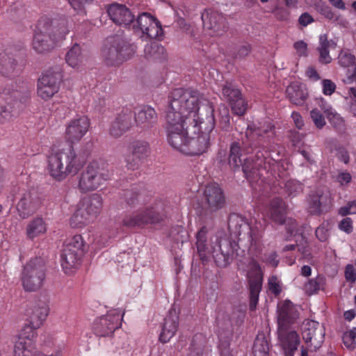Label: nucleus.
Here are the masks:
<instances>
[{"label": "nucleus", "instance_id": "nucleus-57", "mask_svg": "<svg viewBox=\"0 0 356 356\" xmlns=\"http://www.w3.org/2000/svg\"><path fill=\"white\" fill-rule=\"evenodd\" d=\"M339 228L347 233L350 234L353 232V220L350 218H343L339 224Z\"/></svg>", "mask_w": 356, "mask_h": 356}, {"label": "nucleus", "instance_id": "nucleus-17", "mask_svg": "<svg viewBox=\"0 0 356 356\" xmlns=\"http://www.w3.org/2000/svg\"><path fill=\"white\" fill-rule=\"evenodd\" d=\"M206 209L210 212L221 209L225 204V197L222 188L217 184L207 185L204 192Z\"/></svg>", "mask_w": 356, "mask_h": 356}, {"label": "nucleus", "instance_id": "nucleus-34", "mask_svg": "<svg viewBox=\"0 0 356 356\" xmlns=\"http://www.w3.org/2000/svg\"><path fill=\"white\" fill-rule=\"evenodd\" d=\"M316 100L318 102L321 109L325 114L328 121L336 128H341L344 126L343 118L336 112L330 105L322 98Z\"/></svg>", "mask_w": 356, "mask_h": 356}, {"label": "nucleus", "instance_id": "nucleus-12", "mask_svg": "<svg viewBox=\"0 0 356 356\" xmlns=\"http://www.w3.org/2000/svg\"><path fill=\"white\" fill-rule=\"evenodd\" d=\"M122 315L119 309L109 311L106 315L97 318L93 323V331L99 337H110L121 325Z\"/></svg>", "mask_w": 356, "mask_h": 356}, {"label": "nucleus", "instance_id": "nucleus-30", "mask_svg": "<svg viewBox=\"0 0 356 356\" xmlns=\"http://www.w3.org/2000/svg\"><path fill=\"white\" fill-rule=\"evenodd\" d=\"M286 206L284 201L279 197L273 199L270 203L268 215L275 223L282 225L286 221Z\"/></svg>", "mask_w": 356, "mask_h": 356}, {"label": "nucleus", "instance_id": "nucleus-15", "mask_svg": "<svg viewBox=\"0 0 356 356\" xmlns=\"http://www.w3.org/2000/svg\"><path fill=\"white\" fill-rule=\"evenodd\" d=\"M36 332L31 328H23L19 334L14 346V356H36L38 351L35 348Z\"/></svg>", "mask_w": 356, "mask_h": 356}, {"label": "nucleus", "instance_id": "nucleus-2", "mask_svg": "<svg viewBox=\"0 0 356 356\" xmlns=\"http://www.w3.org/2000/svg\"><path fill=\"white\" fill-rule=\"evenodd\" d=\"M274 136V126L268 121L248 124L245 131L247 142H243V147L238 143L230 146L228 163L231 168L239 169L250 182L257 181L263 176L261 171L266 168L267 152L264 147L269 144Z\"/></svg>", "mask_w": 356, "mask_h": 356}, {"label": "nucleus", "instance_id": "nucleus-25", "mask_svg": "<svg viewBox=\"0 0 356 356\" xmlns=\"http://www.w3.org/2000/svg\"><path fill=\"white\" fill-rule=\"evenodd\" d=\"M208 229L207 227H202L196 234V247L197 253L203 263L207 262L211 257L213 247L215 245V238L208 240Z\"/></svg>", "mask_w": 356, "mask_h": 356}, {"label": "nucleus", "instance_id": "nucleus-40", "mask_svg": "<svg viewBox=\"0 0 356 356\" xmlns=\"http://www.w3.org/2000/svg\"><path fill=\"white\" fill-rule=\"evenodd\" d=\"M330 43L327 40L326 34H322L319 37V47L318 51L320 54L319 60L322 63H330L332 61V58L329 54V47Z\"/></svg>", "mask_w": 356, "mask_h": 356}, {"label": "nucleus", "instance_id": "nucleus-63", "mask_svg": "<svg viewBox=\"0 0 356 356\" xmlns=\"http://www.w3.org/2000/svg\"><path fill=\"white\" fill-rule=\"evenodd\" d=\"M314 2H315V3H316V9L318 11H320L321 13H322V14L325 15L326 17H327V18H332V17L333 14L331 12V10H330L329 7L323 5V3H322V5L318 4V0H313V3Z\"/></svg>", "mask_w": 356, "mask_h": 356}, {"label": "nucleus", "instance_id": "nucleus-16", "mask_svg": "<svg viewBox=\"0 0 356 356\" xmlns=\"http://www.w3.org/2000/svg\"><path fill=\"white\" fill-rule=\"evenodd\" d=\"M24 51L16 47H6L0 53V73L11 76L15 71L18 60L23 56Z\"/></svg>", "mask_w": 356, "mask_h": 356}, {"label": "nucleus", "instance_id": "nucleus-33", "mask_svg": "<svg viewBox=\"0 0 356 356\" xmlns=\"http://www.w3.org/2000/svg\"><path fill=\"white\" fill-rule=\"evenodd\" d=\"M330 203V193L326 188H323L320 192H316V195H313V214L323 212Z\"/></svg>", "mask_w": 356, "mask_h": 356}, {"label": "nucleus", "instance_id": "nucleus-20", "mask_svg": "<svg viewBox=\"0 0 356 356\" xmlns=\"http://www.w3.org/2000/svg\"><path fill=\"white\" fill-rule=\"evenodd\" d=\"M133 126V114L131 110L123 109L111 122L108 133L115 138L121 137Z\"/></svg>", "mask_w": 356, "mask_h": 356}, {"label": "nucleus", "instance_id": "nucleus-14", "mask_svg": "<svg viewBox=\"0 0 356 356\" xmlns=\"http://www.w3.org/2000/svg\"><path fill=\"white\" fill-rule=\"evenodd\" d=\"M204 29L211 36L222 35L228 29V24L222 13L209 9L202 14Z\"/></svg>", "mask_w": 356, "mask_h": 356}, {"label": "nucleus", "instance_id": "nucleus-3", "mask_svg": "<svg viewBox=\"0 0 356 356\" xmlns=\"http://www.w3.org/2000/svg\"><path fill=\"white\" fill-rule=\"evenodd\" d=\"M124 195L128 204L143 206L132 214L124 217L122 220L124 226L129 228H143L149 224L159 223L165 218L166 212L162 202L159 201L146 206L147 200L144 193L127 191Z\"/></svg>", "mask_w": 356, "mask_h": 356}, {"label": "nucleus", "instance_id": "nucleus-11", "mask_svg": "<svg viewBox=\"0 0 356 356\" xmlns=\"http://www.w3.org/2000/svg\"><path fill=\"white\" fill-rule=\"evenodd\" d=\"M247 279L250 296V309L253 311L257 307L263 282V273L261 266L259 263L253 259L248 264Z\"/></svg>", "mask_w": 356, "mask_h": 356}, {"label": "nucleus", "instance_id": "nucleus-28", "mask_svg": "<svg viewBox=\"0 0 356 356\" xmlns=\"http://www.w3.org/2000/svg\"><path fill=\"white\" fill-rule=\"evenodd\" d=\"M179 326V316L175 311H170L164 318L159 340L162 343L168 342L176 334Z\"/></svg>", "mask_w": 356, "mask_h": 356}, {"label": "nucleus", "instance_id": "nucleus-31", "mask_svg": "<svg viewBox=\"0 0 356 356\" xmlns=\"http://www.w3.org/2000/svg\"><path fill=\"white\" fill-rule=\"evenodd\" d=\"M289 100L296 105H302L307 97V92L303 83L298 81L291 83L286 89Z\"/></svg>", "mask_w": 356, "mask_h": 356}, {"label": "nucleus", "instance_id": "nucleus-4", "mask_svg": "<svg viewBox=\"0 0 356 356\" xmlns=\"http://www.w3.org/2000/svg\"><path fill=\"white\" fill-rule=\"evenodd\" d=\"M83 164L72 146L52 153L48 157V170L57 181H63L70 175H76Z\"/></svg>", "mask_w": 356, "mask_h": 356}, {"label": "nucleus", "instance_id": "nucleus-46", "mask_svg": "<svg viewBox=\"0 0 356 356\" xmlns=\"http://www.w3.org/2000/svg\"><path fill=\"white\" fill-rule=\"evenodd\" d=\"M222 97L230 103L232 101L238 97L241 93L233 84L226 83L222 88Z\"/></svg>", "mask_w": 356, "mask_h": 356}, {"label": "nucleus", "instance_id": "nucleus-58", "mask_svg": "<svg viewBox=\"0 0 356 356\" xmlns=\"http://www.w3.org/2000/svg\"><path fill=\"white\" fill-rule=\"evenodd\" d=\"M345 277L348 282L353 283L356 280V270L353 265L348 264L345 269Z\"/></svg>", "mask_w": 356, "mask_h": 356}, {"label": "nucleus", "instance_id": "nucleus-56", "mask_svg": "<svg viewBox=\"0 0 356 356\" xmlns=\"http://www.w3.org/2000/svg\"><path fill=\"white\" fill-rule=\"evenodd\" d=\"M329 224L323 223L316 229V236L321 241H325L329 236Z\"/></svg>", "mask_w": 356, "mask_h": 356}, {"label": "nucleus", "instance_id": "nucleus-41", "mask_svg": "<svg viewBox=\"0 0 356 356\" xmlns=\"http://www.w3.org/2000/svg\"><path fill=\"white\" fill-rule=\"evenodd\" d=\"M296 224V222L295 220H293V221L291 220V226L293 227V228H291V227H289L287 228L288 232L291 235H294V236L297 235L298 236V238L296 239V242H297L296 245L298 247V250L301 251L305 256L309 255V250H307V245L308 242L302 232L298 233V231L295 229Z\"/></svg>", "mask_w": 356, "mask_h": 356}, {"label": "nucleus", "instance_id": "nucleus-49", "mask_svg": "<svg viewBox=\"0 0 356 356\" xmlns=\"http://www.w3.org/2000/svg\"><path fill=\"white\" fill-rule=\"evenodd\" d=\"M338 63L343 67L355 66V57L349 50H342L338 56Z\"/></svg>", "mask_w": 356, "mask_h": 356}, {"label": "nucleus", "instance_id": "nucleus-22", "mask_svg": "<svg viewBox=\"0 0 356 356\" xmlns=\"http://www.w3.org/2000/svg\"><path fill=\"white\" fill-rule=\"evenodd\" d=\"M278 339L285 356H293L300 343L296 332L287 330L285 327H279Z\"/></svg>", "mask_w": 356, "mask_h": 356}, {"label": "nucleus", "instance_id": "nucleus-62", "mask_svg": "<svg viewBox=\"0 0 356 356\" xmlns=\"http://www.w3.org/2000/svg\"><path fill=\"white\" fill-rule=\"evenodd\" d=\"M158 51L159 52H163V47L162 46H159L158 44L156 43H153V44H147L145 46V52L146 54H149V56L150 57H156L154 56V54H152V51Z\"/></svg>", "mask_w": 356, "mask_h": 356}, {"label": "nucleus", "instance_id": "nucleus-44", "mask_svg": "<svg viewBox=\"0 0 356 356\" xmlns=\"http://www.w3.org/2000/svg\"><path fill=\"white\" fill-rule=\"evenodd\" d=\"M13 107L7 103L3 95L0 96V124L9 122L13 116Z\"/></svg>", "mask_w": 356, "mask_h": 356}, {"label": "nucleus", "instance_id": "nucleus-39", "mask_svg": "<svg viewBox=\"0 0 356 356\" xmlns=\"http://www.w3.org/2000/svg\"><path fill=\"white\" fill-rule=\"evenodd\" d=\"M84 247L85 244L83 237L81 235H75L65 242L63 249L70 250L83 256Z\"/></svg>", "mask_w": 356, "mask_h": 356}, {"label": "nucleus", "instance_id": "nucleus-60", "mask_svg": "<svg viewBox=\"0 0 356 356\" xmlns=\"http://www.w3.org/2000/svg\"><path fill=\"white\" fill-rule=\"evenodd\" d=\"M91 0H68L69 3L74 10L82 12L86 4L88 3Z\"/></svg>", "mask_w": 356, "mask_h": 356}, {"label": "nucleus", "instance_id": "nucleus-45", "mask_svg": "<svg viewBox=\"0 0 356 356\" xmlns=\"http://www.w3.org/2000/svg\"><path fill=\"white\" fill-rule=\"evenodd\" d=\"M285 193L291 197H296L302 191V185L296 180H287L283 182Z\"/></svg>", "mask_w": 356, "mask_h": 356}, {"label": "nucleus", "instance_id": "nucleus-7", "mask_svg": "<svg viewBox=\"0 0 356 356\" xmlns=\"http://www.w3.org/2000/svg\"><path fill=\"white\" fill-rule=\"evenodd\" d=\"M135 47L126 38L114 35L108 39L102 49V56L108 65H119L129 59L135 53Z\"/></svg>", "mask_w": 356, "mask_h": 356}, {"label": "nucleus", "instance_id": "nucleus-27", "mask_svg": "<svg viewBox=\"0 0 356 356\" xmlns=\"http://www.w3.org/2000/svg\"><path fill=\"white\" fill-rule=\"evenodd\" d=\"M103 200L101 195L94 193L83 198L79 207L92 219L95 220L100 213L102 209Z\"/></svg>", "mask_w": 356, "mask_h": 356}, {"label": "nucleus", "instance_id": "nucleus-21", "mask_svg": "<svg viewBox=\"0 0 356 356\" xmlns=\"http://www.w3.org/2000/svg\"><path fill=\"white\" fill-rule=\"evenodd\" d=\"M49 305L45 301L39 300L27 312L29 316V323L25 325L23 328H31L33 332H36L46 319L49 314Z\"/></svg>", "mask_w": 356, "mask_h": 356}, {"label": "nucleus", "instance_id": "nucleus-23", "mask_svg": "<svg viewBox=\"0 0 356 356\" xmlns=\"http://www.w3.org/2000/svg\"><path fill=\"white\" fill-rule=\"evenodd\" d=\"M41 201L35 192H26L19 199L17 210L22 218L34 213L40 207Z\"/></svg>", "mask_w": 356, "mask_h": 356}, {"label": "nucleus", "instance_id": "nucleus-1", "mask_svg": "<svg viewBox=\"0 0 356 356\" xmlns=\"http://www.w3.org/2000/svg\"><path fill=\"white\" fill-rule=\"evenodd\" d=\"M200 93L196 90L176 88L169 96L165 115L167 140L175 150L187 156L200 155L209 147L215 127L213 109L203 119L199 113Z\"/></svg>", "mask_w": 356, "mask_h": 356}, {"label": "nucleus", "instance_id": "nucleus-55", "mask_svg": "<svg viewBox=\"0 0 356 356\" xmlns=\"http://www.w3.org/2000/svg\"><path fill=\"white\" fill-rule=\"evenodd\" d=\"M322 92L325 95H332L336 88V84L330 79H323L321 81Z\"/></svg>", "mask_w": 356, "mask_h": 356}, {"label": "nucleus", "instance_id": "nucleus-36", "mask_svg": "<svg viewBox=\"0 0 356 356\" xmlns=\"http://www.w3.org/2000/svg\"><path fill=\"white\" fill-rule=\"evenodd\" d=\"M47 230L46 225L41 218H36L32 220L26 227V235L30 239L44 234Z\"/></svg>", "mask_w": 356, "mask_h": 356}, {"label": "nucleus", "instance_id": "nucleus-18", "mask_svg": "<svg viewBox=\"0 0 356 356\" xmlns=\"http://www.w3.org/2000/svg\"><path fill=\"white\" fill-rule=\"evenodd\" d=\"M90 127L89 119L84 115L72 120L65 130L66 140L72 143H78L87 133Z\"/></svg>", "mask_w": 356, "mask_h": 356}, {"label": "nucleus", "instance_id": "nucleus-43", "mask_svg": "<svg viewBox=\"0 0 356 356\" xmlns=\"http://www.w3.org/2000/svg\"><path fill=\"white\" fill-rule=\"evenodd\" d=\"M268 342L264 335L257 336L253 346L254 356H268Z\"/></svg>", "mask_w": 356, "mask_h": 356}, {"label": "nucleus", "instance_id": "nucleus-10", "mask_svg": "<svg viewBox=\"0 0 356 356\" xmlns=\"http://www.w3.org/2000/svg\"><path fill=\"white\" fill-rule=\"evenodd\" d=\"M214 243L211 256L218 267H227L234 260L238 244L229 237L222 236L221 233L215 236Z\"/></svg>", "mask_w": 356, "mask_h": 356}, {"label": "nucleus", "instance_id": "nucleus-9", "mask_svg": "<svg viewBox=\"0 0 356 356\" xmlns=\"http://www.w3.org/2000/svg\"><path fill=\"white\" fill-rule=\"evenodd\" d=\"M46 274L43 261L41 258L31 259L23 268L21 281L26 291H35L40 289L45 280Z\"/></svg>", "mask_w": 356, "mask_h": 356}, {"label": "nucleus", "instance_id": "nucleus-48", "mask_svg": "<svg viewBox=\"0 0 356 356\" xmlns=\"http://www.w3.org/2000/svg\"><path fill=\"white\" fill-rule=\"evenodd\" d=\"M220 127L222 130L228 131L230 127V116L228 108L225 104L218 107Z\"/></svg>", "mask_w": 356, "mask_h": 356}, {"label": "nucleus", "instance_id": "nucleus-24", "mask_svg": "<svg viewBox=\"0 0 356 356\" xmlns=\"http://www.w3.org/2000/svg\"><path fill=\"white\" fill-rule=\"evenodd\" d=\"M107 13L111 19L116 24L127 26L134 22V15L124 5L112 3L108 7Z\"/></svg>", "mask_w": 356, "mask_h": 356}, {"label": "nucleus", "instance_id": "nucleus-54", "mask_svg": "<svg viewBox=\"0 0 356 356\" xmlns=\"http://www.w3.org/2000/svg\"><path fill=\"white\" fill-rule=\"evenodd\" d=\"M334 180L341 186H346L350 183L352 180V176L347 171H339L335 176Z\"/></svg>", "mask_w": 356, "mask_h": 356}, {"label": "nucleus", "instance_id": "nucleus-19", "mask_svg": "<svg viewBox=\"0 0 356 356\" xmlns=\"http://www.w3.org/2000/svg\"><path fill=\"white\" fill-rule=\"evenodd\" d=\"M131 152L125 156V162L128 168L137 169L142 161L146 159L149 154V147L147 142L136 140L130 145Z\"/></svg>", "mask_w": 356, "mask_h": 356}, {"label": "nucleus", "instance_id": "nucleus-51", "mask_svg": "<svg viewBox=\"0 0 356 356\" xmlns=\"http://www.w3.org/2000/svg\"><path fill=\"white\" fill-rule=\"evenodd\" d=\"M113 345L115 350L119 351L120 354L128 353L130 350V345L128 341V337L125 334L114 339Z\"/></svg>", "mask_w": 356, "mask_h": 356}, {"label": "nucleus", "instance_id": "nucleus-47", "mask_svg": "<svg viewBox=\"0 0 356 356\" xmlns=\"http://www.w3.org/2000/svg\"><path fill=\"white\" fill-rule=\"evenodd\" d=\"M148 27L147 31L143 33V36L146 35L147 38L150 39H157L162 36V26L160 22L156 18Z\"/></svg>", "mask_w": 356, "mask_h": 356}, {"label": "nucleus", "instance_id": "nucleus-64", "mask_svg": "<svg viewBox=\"0 0 356 356\" xmlns=\"http://www.w3.org/2000/svg\"><path fill=\"white\" fill-rule=\"evenodd\" d=\"M313 121H314L315 125L318 128L321 129L325 125V120L324 117L321 114L316 113L314 110H313Z\"/></svg>", "mask_w": 356, "mask_h": 356}, {"label": "nucleus", "instance_id": "nucleus-61", "mask_svg": "<svg viewBox=\"0 0 356 356\" xmlns=\"http://www.w3.org/2000/svg\"><path fill=\"white\" fill-rule=\"evenodd\" d=\"M336 156L341 161L343 162L346 164H347L349 162L348 152L343 147H339L336 149Z\"/></svg>", "mask_w": 356, "mask_h": 356}, {"label": "nucleus", "instance_id": "nucleus-5", "mask_svg": "<svg viewBox=\"0 0 356 356\" xmlns=\"http://www.w3.org/2000/svg\"><path fill=\"white\" fill-rule=\"evenodd\" d=\"M228 227L231 234L238 237L240 241L247 239L249 243L248 253L257 257L262 250V231L257 226L250 225L241 215L232 213L229 216Z\"/></svg>", "mask_w": 356, "mask_h": 356}, {"label": "nucleus", "instance_id": "nucleus-32", "mask_svg": "<svg viewBox=\"0 0 356 356\" xmlns=\"http://www.w3.org/2000/svg\"><path fill=\"white\" fill-rule=\"evenodd\" d=\"M82 255L74 252L68 249H63L60 256L61 266L64 272L67 274L72 272L73 269L76 268L79 264V261Z\"/></svg>", "mask_w": 356, "mask_h": 356}, {"label": "nucleus", "instance_id": "nucleus-52", "mask_svg": "<svg viewBox=\"0 0 356 356\" xmlns=\"http://www.w3.org/2000/svg\"><path fill=\"white\" fill-rule=\"evenodd\" d=\"M338 213L341 216L356 213V200L347 202L344 206L339 208Z\"/></svg>", "mask_w": 356, "mask_h": 356}, {"label": "nucleus", "instance_id": "nucleus-26", "mask_svg": "<svg viewBox=\"0 0 356 356\" xmlns=\"http://www.w3.org/2000/svg\"><path fill=\"white\" fill-rule=\"evenodd\" d=\"M158 116L154 108L143 106L135 113V122L143 129L152 128L157 122Z\"/></svg>", "mask_w": 356, "mask_h": 356}, {"label": "nucleus", "instance_id": "nucleus-35", "mask_svg": "<svg viewBox=\"0 0 356 356\" xmlns=\"http://www.w3.org/2000/svg\"><path fill=\"white\" fill-rule=\"evenodd\" d=\"M83 55L81 47L74 44L65 56L66 63L73 68L79 67L83 61Z\"/></svg>", "mask_w": 356, "mask_h": 356}, {"label": "nucleus", "instance_id": "nucleus-13", "mask_svg": "<svg viewBox=\"0 0 356 356\" xmlns=\"http://www.w3.org/2000/svg\"><path fill=\"white\" fill-rule=\"evenodd\" d=\"M62 74L59 67L47 71L38 82V95L43 99L51 98L59 90Z\"/></svg>", "mask_w": 356, "mask_h": 356}, {"label": "nucleus", "instance_id": "nucleus-42", "mask_svg": "<svg viewBox=\"0 0 356 356\" xmlns=\"http://www.w3.org/2000/svg\"><path fill=\"white\" fill-rule=\"evenodd\" d=\"M156 19L152 15L147 13H143L138 16L136 21L132 22L134 29L137 28L142 33H144L153 22Z\"/></svg>", "mask_w": 356, "mask_h": 356}, {"label": "nucleus", "instance_id": "nucleus-59", "mask_svg": "<svg viewBox=\"0 0 356 356\" xmlns=\"http://www.w3.org/2000/svg\"><path fill=\"white\" fill-rule=\"evenodd\" d=\"M269 290L275 296L280 295L282 289L277 281L276 277H271L268 280Z\"/></svg>", "mask_w": 356, "mask_h": 356}, {"label": "nucleus", "instance_id": "nucleus-53", "mask_svg": "<svg viewBox=\"0 0 356 356\" xmlns=\"http://www.w3.org/2000/svg\"><path fill=\"white\" fill-rule=\"evenodd\" d=\"M296 54L298 57H307L309 55L308 45L303 40H298L293 44Z\"/></svg>", "mask_w": 356, "mask_h": 356}, {"label": "nucleus", "instance_id": "nucleus-38", "mask_svg": "<svg viewBox=\"0 0 356 356\" xmlns=\"http://www.w3.org/2000/svg\"><path fill=\"white\" fill-rule=\"evenodd\" d=\"M92 222H93V220L79 207L70 218V225L74 228L85 227Z\"/></svg>", "mask_w": 356, "mask_h": 356}, {"label": "nucleus", "instance_id": "nucleus-8", "mask_svg": "<svg viewBox=\"0 0 356 356\" xmlns=\"http://www.w3.org/2000/svg\"><path fill=\"white\" fill-rule=\"evenodd\" d=\"M110 172L92 161L81 172L79 177L78 188L82 193L93 191L110 179Z\"/></svg>", "mask_w": 356, "mask_h": 356}, {"label": "nucleus", "instance_id": "nucleus-29", "mask_svg": "<svg viewBox=\"0 0 356 356\" xmlns=\"http://www.w3.org/2000/svg\"><path fill=\"white\" fill-rule=\"evenodd\" d=\"M296 312L293 303L290 300L280 302L277 305V320L279 327H285L296 318Z\"/></svg>", "mask_w": 356, "mask_h": 356}, {"label": "nucleus", "instance_id": "nucleus-50", "mask_svg": "<svg viewBox=\"0 0 356 356\" xmlns=\"http://www.w3.org/2000/svg\"><path fill=\"white\" fill-rule=\"evenodd\" d=\"M233 113L237 115H243L248 108V102L242 98L241 95L229 103Z\"/></svg>", "mask_w": 356, "mask_h": 356}, {"label": "nucleus", "instance_id": "nucleus-6", "mask_svg": "<svg viewBox=\"0 0 356 356\" xmlns=\"http://www.w3.org/2000/svg\"><path fill=\"white\" fill-rule=\"evenodd\" d=\"M69 33V22L60 19L53 25L41 27V24L35 32L33 40V48L38 53H44L54 48L56 42L63 40Z\"/></svg>", "mask_w": 356, "mask_h": 356}, {"label": "nucleus", "instance_id": "nucleus-37", "mask_svg": "<svg viewBox=\"0 0 356 356\" xmlns=\"http://www.w3.org/2000/svg\"><path fill=\"white\" fill-rule=\"evenodd\" d=\"M207 340L202 334H196L190 346L188 356H201L206 350Z\"/></svg>", "mask_w": 356, "mask_h": 356}]
</instances>
